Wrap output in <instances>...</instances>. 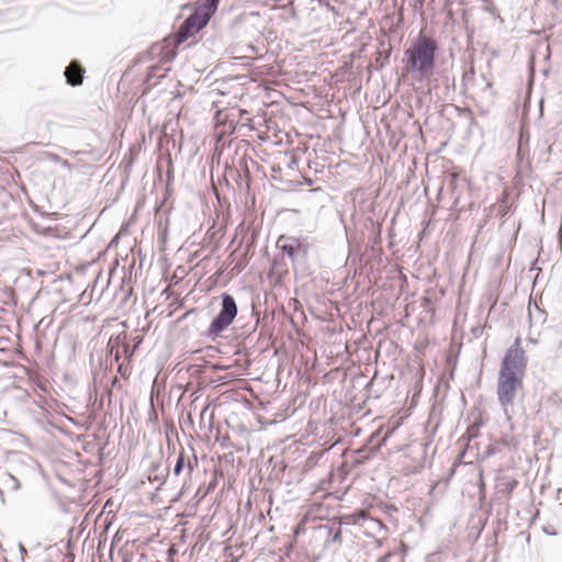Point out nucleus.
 Returning <instances> with one entry per match:
<instances>
[{"label": "nucleus", "mask_w": 562, "mask_h": 562, "mask_svg": "<svg viewBox=\"0 0 562 562\" xmlns=\"http://www.w3.org/2000/svg\"><path fill=\"white\" fill-rule=\"evenodd\" d=\"M527 358L517 337L507 349L501 363L497 381V396L501 405H512L515 394L522 385Z\"/></svg>", "instance_id": "obj_1"}, {"label": "nucleus", "mask_w": 562, "mask_h": 562, "mask_svg": "<svg viewBox=\"0 0 562 562\" xmlns=\"http://www.w3.org/2000/svg\"><path fill=\"white\" fill-rule=\"evenodd\" d=\"M438 49L437 41L424 32H419L411 41L408 48L404 52L403 63L406 64L405 68L415 81L420 82L432 76Z\"/></svg>", "instance_id": "obj_2"}, {"label": "nucleus", "mask_w": 562, "mask_h": 562, "mask_svg": "<svg viewBox=\"0 0 562 562\" xmlns=\"http://www.w3.org/2000/svg\"><path fill=\"white\" fill-rule=\"evenodd\" d=\"M220 311L212 318L209 328L204 333V337L212 342L223 337V333L231 327L238 315V306L232 294L223 292L220 295Z\"/></svg>", "instance_id": "obj_3"}, {"label": "nucleus", "mask_w": 562, "mask_h": 562, "mask_svg": "<svg viewBox=\"0 0 562 562\" xmlns=\"http://www.w3.org/2000/svg\"><path fill=\"white\" fill-rule=\"evenodd\" d=\"M210 20L211 18L206 13L195 7L189 16H187L180 24L178 31L176 32V42L178 44H182L189 37L194 36L207 25Z\"/></svg>", "instance_id": "obj_4"}, {"label": "nucleus", "mask_w": 562, "mask_h": 562, "mask_svg": "<svg viewBox=\"0 0 562 562\" xmlns=\"http://www.w3.org/2000/svg\"><path fill=\"white\" fill-rule=\"evenodd\" d=\"M278 248L281 249V251L286 255L292 262L295 261L297 255L303 251V254H306V249H303V245L296 237H288V236H280L277 241Z\"/></svg>", "instance_id": "obj_5"}, {"label": "nucleus", "mask_w": 562, "mask_h": 562, "mask_svg": "<svg viewBox=\"0 0 562 562\" xmlns=\"http://www.w3.org/2000/svg\"><path fill=\"white\" fill-rule=\"evenodd\" d=\"M518 481L515 479L502 480L496 485V494L493 497V503L496 505H508L510 494L517 487Z\"/></svg>", "instance_id": "obj_6"}, {"label": "nucleus", "mask_w": 562, "mask_h": 562, "mask_svg": "<svg viewBox=\"0 0 562 562\" xmlns=\"http://www.w3.org/2000/svg\"><path fill=\"white\" fill-rule=\"evenodd\" d=\"M85 69L78 60H72L65 68L66 82L71 87H78L82 83Z\"/></svg>", "instance_id": "obj_7"}, {"label": "nucleus", "mask_w": 562, "mask_h": 562, "mask_svg": "<svg viewBox=\"0 0 562 562\" xmlns=\"http://www.w3.org/2000/svg\"><path fill=\"white\" fill-rule=\"evenodd\" d=\"M251 316L255 318V322L252 325L245 324L239 327V333H237V338L240 339L245 345L247 342H252L254 338L252 335L256 333L258 324H259V316L257 312L252 311Z\"/></svg>", "instance_id": "obj_8"}, {"label": "nucleus", "mask_w": 562, "mask_h": 562, "mask_svg": "<svg viewBox=\"0 0 562 562\" xmlns=\"http://www.w3.org/2000/svg\"><path fill=\"white\" fill-rule=\"evenodd\" d=\"M127 339L125 331L120 333L117 336H112L106 345V352L114 358L116 362L121 359V345Z\"/></svg>", "instance_id": "obj_9"}, {"label": "nucleus", "mask_w": 562, "mask_h": 562, "mask_svg": "<svg viewBox=\"0 0 562 562\" xmlns=\"http://www.w3.org/2000/svg\"><path fill=\"white\" fill-rule=\"evenodd\" d=\"M391 57V48L378 50L374 58V65H370L368 70L371 71V68L374 67L375 70L383 69L389 63Z\"/></svg>", "instance_id": "obj_10"}, {"label": "nucleus", "mask_w": 562, "mask_h": 562, "mask_svg": "<svg viewBox=\"0 0 562 562\" xmlns=\"http://www.w3.org/2000/svg\"><path fill=\"white\" fill-rule=\"evenodd\" d=\"M170 70L169 67H164L161 65L155 64L148 67L146 82L148 85H153L151 80L154 78L162 79L167 76V72Z\"/></svg>", "instance_id": "obj_11"}, {"label": "nucleus", "mask_w": 562, "mask_h": 562, "mask_svg": "<svg viewBox=\"0 0 562 562\" xmlns=\"http://www.w3.org/2000/svg\"><path fill=\"white\" fill-rule=\"evenodd\" d=\"M321 530H325L327 532V542H340L341 541V527L340 524L335 528V524L333 525H322L319 527Z\"/></svg>", "instance_id": "obj_12"}, {"label": "nucleus", "mask_w": 562, "mask_h": 562, "mask_svg": "<svg viewBox=\"0 0 562 562\" xmlns=\"http://www.w3.org/2000/svg\"><path fill=\"white\" fill-rule=\"evenodd\" d=\"M235 172L237 176L236 181H237L238 188L240 190H243L244 188L249 189L250 188V173H249L247 166H245L243 172L240 170H235Z\"/></svg>", "instance_id": "obj_13"}, {"label": "nucleus", "mask_w": 562, "mask_h": 562, "mask_svg": "<svg viewBox=\"0 0 562 562\" xmlns=\"http://www.w3.org/2000/svg\"><path fill=\"white\" fill-rule=\"evenodd\" d=\"M220 1L221 0H204L198 8L212 18L218 8Z\"/></svg>", "instance_id": "obj_14"}, {"label": "nucleus", "mask_w": 562, "mask_h": 562, "mask_svg": "<svg viewBox=\"0 0 562 562\" xmlns=\"http://www.w3.org/2000/svg\"><path fill=\"white\" fill-rule=\"evenodd\" d=\"M186 469V452L183 449L179 452L172 469L173 476H179Z\"/></svg>", "instance_id": "obj_15"}, {"label": "nucleus", "mask_w": 562, "mask_h": 562, "mask_svg": "<svg viewBox=\"0 0 562 562\" xmlns=\"http://www.w3.org/2000/svg\"><path fill=\"white\" fill-rule=\"evenodd\" d=\"M12 461L19 462V463H25V464L33 462V460L30 456H27L25 453H21V452H13Z\"/></svg>", "instance_id": "obj_16"}, {"label": "nucleus", "mask_w": 562, "mask_h": 562, "mask_svg": "<svg viewBox=\"0 0 562 562\" xmlns=\"http://www.w3.org/2000/svg\"><path fill=\"white\" fill-rule=\"evenodd\" d=\"M169 472H170V469H169V465H167L164 470H162V473L161 474H156L154 477H153V481H158L159 482V485H162L168 476H169ZM149 480H151V477L149 476Z\"/></svg>", "instance_id": "obj_17"}, {"label": "nucleus", "mask_w": 562, "mask_h": 562, "mask_svg": "<svg viewBox=\"0 0 562 562\" xmlns=\"http://www.w3.org/2000/svg\"><path fill=\"white\" fill-rule=\"evenodd\" d=\"M192 451H193V457H192V459H188V458L186 457V468H187V470H188V473H189V474H191V473H192V471H193V469H194L195 467H198V458H196V456H195V453H194V450H193V449H192Z\"/></svg>", "instance_id": "obj_18"}, {"label": "nucleus", "mask_w": 562, "mask_h": 562, "mask_svg": "<svg viewBox=\"0 0 562 562\" xmlns=\"http://www.w3.org/2000/svg\"><path fill=\"white\" fill-rule=\"evenodd\" d=\"M122 352L125 356V358L130 361L134 355L135 349L131 348L130 345L126 342V340L121 345Z\"/></svg>", "instance_id": "obj_19"}, {"label": "nucleus", "mask_w": 562, "mask_h": 562, "mask_svg": "<svg viewBox=\"0 0 562 562\" xmlns=\"http://www.w3.org/2000/svg\"><path fill=\"white\" fill-rule=\"evenodd\" d=\"M167 226H168V220H166V223L164 225L162 220H159L158 223V235L159 237H165L167 234Z\"/></svg>", "instance_id": "obj_20"}, {"label": "nucleus", "mask_w": 562, "mask_h": 562, "mask_svg": "<svg viewBox=\"0 0 562 562\" xmlns=\"http://www.w3.org/2000/svg\"><path fill=\"white\" fill-rule=\"evenodd\" d=\"M474 77V69L470 68L469 71H464L463 78H462V85L467 86L468 81Z\"/></svg>", "instance_id": "obj_21"}, {"label": "nucleus", "mask_w": 562, "mask_h": 562, "mask_svg": "<svg viewBox=\"0 0 562 562\" xmlns=\"http://www.w3.org/2000/svg\"><path fill=\"white\" fill-rule=\"evenodd\" d=\"M9 480L13 483V485H12L13 491L20 490L21 484H20L19 480L16 479V476H14L13 474H9Z\"/></svg>", "instance_id": "obj_22"}, {"label": "nucleus", "mask_w": 562, "mask_h": 562, "mask_svg": "<svg viewBox=\"0 0 562 562\" xmlns=\"http://www.w3.org/2000/svg\"><path fill=\"white\" fill-rule=\"evenodd\" d=\"M45 156H46L49 160H52V161H54V162H60V160H61V157H60V156H58L57 154H54V153H49V151H47V153H45Z\"/></svg>", "instance_id": "obj_23"}, {"label": "nucleus", "mask_w": 562, "mask_h": 562, "mask_svg": "<svg viewBox=\"0 0 562 562\" xmlns=\"http://www.w3.org/2000/svg\"><path fill=\"white\" fill-rule=\"evenodd\" d=\"M117 372H119L122 376H126V375H127V368H126V367H124V363L119 364V367H117Z\"/></svg>", "instance_id": "obj_24"}, {"label": "nucleus", "mask_w": 562, "mask_h": 562, "mask_svg": "<svg viewBox=\"0 0 562 562\" xmlns=\"http://www.w3.org/2000/svg\"><path fill=\"white\" fill-rule=\"evenodd\" d=\"M216 484H217V480H216V477L212 479V480L210 481V483L207 484L206 493H207V492H210V491H212V490H214V488H215V486H216Z\"/></svg>", "instance_id": "obj_25"}, {"label": "nucleus", "mask_w": 562, "mask_h": 562, "mask_svg": "<svg viewBox=\"0 0 562 562\" xmlns=\"http://www.w3.org/2000/svg\"><path fill=\"white\" fill-rule=\"evenodd\" d=\"M164 48H165V47H164V46H161V45H154V46L151 47V54H157V55H159V54H161V52H162V49H164Z\"/></svg>", "instance_id": "obj_26"}, {"label": "nucleus", "mask_w": 562, "mask_h": 562, "mask_svg": "<svg viewBox=\"0 0 562 562\" xmlns=\"http://www.w3.org/2000/svg\"><path fill=\"white\" fill-rule=\"evenodd\" d=\"M392 557L391 552L385 553L384 555L380 557L378 559V562H389L390 558Z\"/></svg>", "instance_id": "obj_27"}, {"label": "nucleus", "mask_w": 562, "mask_h": 562, "mask_svg": "<svg viewBox=\"0 0 562 562\" xmlns=\"http://www.w3.org/2000/svg\"><path fill=\"white\" fill-rule=\"evenodd\" d=\"M543 109H544V99H541L539 101V117L543 116Z\"/></svg>", "instance_id": "obj_28"}, {"label": "nucleus", "mask_w": 562, "mask_h": 562, "mask_svg": "<svg viewBox=\"0 0 562 562\" xmlns=\"http://www.w3.org/2000/svg\"><path fill=\"white\" fill-rule=\"evenodd\" d=\"M60 164H61V166H64L65 168H68V169H70V168H71V164H70V162H69V160H67V159H63V158H61Z\"/></svg>", "instance_id": "obj_29"}, {"label": "nucleus", "mask_w": 562, "mask_h": 562, "mask_svg": "<svg viewBox=\"0 0 562 562\" xmlns=\"http://www.w3.org/2000/svg\"><path fill=\"white\" fill-rule=\"evenodd\" d=\"M485 524H486V519H485V520H480V521H479V532H481V531L484 529Z\"/></svg>", "instance_id": "obj_30"}, {"label": "nucleus", "mask_w": 562, "mask_h": 562, "mask_svg": "<svg viewBox=\"0 0 562 562\" xmlns=\"http://www.w3.org/2000/svg\"><path fill=\"white\" fill-rule=\"evenodd\" d=\"M140 342H142V337H139V336H138V337H136L135 345H134V347H133V348H134V349H137V348H138V346L140 345Z\"/></svg>", "instance_id": "obj_31"}, {"label": "nucleus", "mask_w": 562, "mask_h": 562, "mask_svg": "<svg viewBox=\"0 0 562 562\" xmlns=\"http://www.w3.org/2000/svg\"><path fill=\"white\" fill-rule=\"evenodd\" d=\"M543 531L547 533V535H550V536H555L557 532L555 531H551V529L549 528H543Z\"/></svg>", "instance_id": "obj_32"}, {"label": "nucleus", "mask_w": 562, "mask_h": 562, "mask_svg": "<svg viewBox=\"0 0 562 562\" xmlns=\"http://www.w3.org/2000/svg\"><path fill=\"white\" fill-rule=\"evenodd\" d=\"M228 441H229V438H228V437H225V438L223 439V441H222V447H223V448L228 447V443H227Z\"/></svg>", "instance_id": "obj_33"}, {"label": "nucleus", "mask_w": 562, "mask_h": 562, "mask_svg": "<svg viewBox=\"0 0 562 562\" xmlns=\"http://www.w3.org/2000/svg\"><path fill=\"white\" fill-rule=\"evenodd\" d=\"M173 57H176L175 53H168V56L165 57L167 61L171 60Z\"/></svg>", "instance_id": "obj_34"}, {"label": "nucleus", "mask_w": 562, "mask_h": 562, "mask_svg": "<svg viewBox=\"0 0 562 562\" xmlns=\"http://www.w3.org/2000/svg\"><path fill=\"white\" fill-rule=\"evenodd\" d=\"M159 469H160V464L159 463L153 464V467H151V471H154V472H157Z\"/></svg>", "instance_id": "obj_35"}, {"label": "nucleus", "mask_w": 562, "mask_h": 562, "mask_svg": "<svg viewBox=\"0 0 562 562\" xmlns=\"http://www.w3.org/2000/svg\"><path fill=\"white\" fill-rule=\"evenodd\" d=\"M436 554L432 553V554H428L427 555V562H431L434 559H435Z\"/></svg>", "instance_id": "obj_36"}, {"label": "nucleus", "mask_w": 562, "mask_h": 562, "mask_svg": "<svg viewBox=\"0 0 562 562\" xmlns=\"http://www.w3.org/2000/svg\"><path fill=\"white\" fill-rule=\"evenodd\" d=\"M495 503L492 502V504L488 506V509H487V514L491 515L492 514V509H493V505Z\"/></svg>", "instance_id": "obj_37"}, {"label": "nucleus", "mask_w": 562, "mask_h": 562, "mask_svg": "<svg viewBox=\"0 0 562 562\" xmlns=\"http://www.w3.org/2000/svg\"><path fill=\"white\" fill-rule=\"evenodd\" d=\"M20 551H21L22 553H25V552H26L25 548H24V547H23V544H21V543H20Z\"/></svg>", "instance_id": "obj_38"}, {"label": "nucleus", "mask_w": 562, "mask_h": 562, "mask_svg": "<svg viewBox=\"0 0 562 562\" xmlns=\"http://www.w3.org/2000/svg\"><path fill=\"white\" fill-rule=\"evenodd\" d=\"M496 516H497L498 519H501L502 518V513L499 510H497L496 512Z\"/></svg>", "instance_id": "obj_39"}, {"label": "nucleus", "mask_w": 562, "mask_h": 562, "mask_svg": "<svg viewBox=\"0 0 562 562\" xmlns=\"http://www.w3.org/2000/svg\"><path fill=\"white\" fill-rule=\"evenodd\" d=\"M548 74H549V70H548V69H544V70H543V75H544V76H548Z\"/></svg>", "instance_id": "obj_40"}, {"label": "nucleus", "mask_w": 562, "mask_h": 562, "mask_svg": "<svg viewBox=\"0 0 562 562\" xmlns=\"http://www.w3.org/2000/svg\"><path fill=\"white\" fill-rule=\"evenodd\" d=\"M445 80H446V83L448 85L449 83V77H446Z\"/></svg>", "instance_id": "obj_41"}]
</instances>
